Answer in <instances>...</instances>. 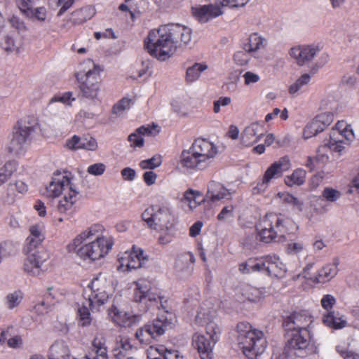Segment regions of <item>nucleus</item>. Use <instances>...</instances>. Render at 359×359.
<instances>
[{
	"label": "nucleus",
	"mask_w": 359,
	"mask_h": 359,
	"mask_svg": "<svg viewBox=\"0 0 359 359\" xmlns=\"http://www.w3.org/2000/svg\"><path fill=\"white\" fill-rule=\"evenodd\" d=\"M104 231V228L102 224H94L91 225L88 229L82 231L73 240L72 243L68 246L69 250H75L78 246L88 239L106 238L105 236H102Z\"/></svg>",
	"instance_id": "obj_20"
},
{
	"label": "nucleus",
	"mask_w": 359,
	"mask_h": 359,
	"mask_svg": "<svg viewBox=\"0 0 359 359\" xmlns=\"http://www.w3.org/2000/svg\"><path fill=\"white\" fill-rule=\"evenodd\" d=\"M323 197L329 202H334L341 196V192L332 187H326L322 193Z\"/></svg>",
	"instance_id": "obj_58"
},
{
	"label": "nucleus",
	"mask_w": 359,
	"mask_h": 359,
	"mask_svg": "<svg viewBox=\"0 0 359 359\" xmlns=\"http://www.w3.org/2000/svg\"><path fill=\"white\" fill-rule=\"evenodd\" d=\"M191 38L189 28L179 24L161 25L149 31L144 39V48L153 57L164 61L176 51L179 43L187 44Z\"/></svg>",
	"instance_id": "obj_1"
},
{
	"label": "nucleus",
	"mask_w": 359,
	"mask_h": 359,
	"mask_svg": "<svg viewBox=\"0 0 359 359\" xmlns=\"http://www.w3.org/2000/svg\"><path fill=\"white\" fill-rule=\"evenodd\" d=\"M17 169L18 163L15 161H8L0 168V187L11 179Z\"/></svg>",
	"instance_id": "obj_39"
},
{
	"label": "nucleus",
	"mask_w": 359,
	"mask_h": 359,
	"mask_svg": "<svg viewBox=\"0 0 359 359\" xmlns=\"http://www.w3.org/2000/svg\"><path fill=\"white\" fill-rule=\"evenodd\" d=\"M135 103V99H129L128 97H123L116 104H115L113 107V113L114 114H119L123 111L128 109L130 107L132 104Z\"/></svg>",
	"instance_id": "obj_53"
},
{
	"label": "nucleus",
	"mask_w": 359,
	"mask_h": 359,
	"mask_svg": "<svg viewBox=\"0 0 359 359\" xmlns=\"http://www.w3.org/2000/svg\"><path fill=\"white\" fill-rule=\"evenodd\" d=\"M189 148L207 165L218 152L217 147L213 142L202 137L195 139Z\"/></svg>",
	"instance_id": "obj_15"
},
{
	"label": "nucleus",
	"mask_w": 359,
	"mask_h": 359,
	"mask_svg": "<svg viewBox=\"0 0 359 359\" xmlns=\"http://www.w3.org/2000/svg\"><path fill=\"white\" fill-rule=\"evenodd\" d=\"M28 189V185L22 180L10 182L6 187L4 202L8 204H13L16 201L18 194L25 195Z\"/></svg>",
	"instance_id": "obj_28"
},
{
	"label": "nucleus",
	"mask_w": 359,
	"mask_h": 359,
	"mask_svg": "<svg viewBox=\"0 0 359 359\" xmlns=\"http://www.w3.org/2000/svg\"><path fill=\"white\" fill-rule=\"evenodd\" d=\"M204 306H206V304L203 303L197 311V314L195 318V324L199 326L205 325L206 327L208 324L212 322L210 320L211 311L206 309Z\"/></svg>",
	"instance_id": "obj_45"
},
{
	"label": "nucleus",
	"mask_w": 359,
	"mask_h": 359,
	"mask_svg": "<svg viewBox=\"0 0 359 359\" xmlns=\"http://www.w3.org/2000/svg\"><path fill=\"white\" fill-rule=\"evenodd\" d=\"M36 124L34 116H27L20 119L14 127L13 138L8 149L11 153H18L24 144L27 141L29 135L34 131Z\"/></svg>",
	"instance_id": "obj_13"
},
{
	"label": "nucleus",
	"mask_w": 359,
	"mask_h": 359,
	"mask_svg": "<svg viewBox=\"0 0 359 359\" xmlns=\"http://www.w3.org/2000/svg\"><path fill=\"white\" fill-rule=\"evenodd\" d=\"M241 293L244 298L250 302L259 301L262 297L261 291L250 285H245L241 287Z\"/></svg>",
	"instance_id": "obj_43"
},
{
	"label": "nucleus",
	"mask_w": 359,
	"mask_h": 359,
	"mask_svg": "<svg viewBox=\"0 0 359 359\" xmlns=\"http://www.w3.org/2000/svg\"><path fill=\"white\" fill-rule=\"evenodd\" d=\"M311 79V76L308 74H303L300 78H299L294 83L291 85L289 88V93L291 95L295 94L298 92L299 90L302 88V87L306 84H307Z\"/></svg>",
	"instance_id": "obj_54"
},
{
	"label": "nucleus",
	"mask_w": 359,
	"mask_h": 359,
	"mask_svg": "<svg viewBox=\"0 0 359 359\" xmlns=\"http://www.w3.org/2000/svg\"><path fill=\"white\" fill-rule=\"evenodd\" d=\"M296 224L282 214L269 212L256 224L257 239L264 243H284L297 230Z\"/></svg>",
	"instance_id": "obj_2"
},
{
	"label": "nucleus",
	"mask_w": 359,
	"mask_h": 359,
	"mask_svg": "<svg viewBox=\"0 0 359 359\" xmlns=\"http://www.w3.org/2000/svg\"><path fill=\"white\" fill-rule=\"evenodd\" d=\"M194 15L201 22H206L209 20L218 17L222 14L219 7L213 5H205L194 11Z\"/></svg>",
	"instance_id": "obj_29"
},
{
	"label": "nucleus",
	"mask_w": 359,
	"mask_h": 359,
	"mask_svg": "<svg viewBox=\"0 0 359 359\" xmlns=\"http://www.w3.org/2000/svg\"><path fill=\"white\" fill-rule=\"evenodd\" d=\"M334 130L348 142L352 141L354 138V133L351 126L344 121H339L336 123Z\"/></svg>",
	"instance_id": "obj_44"
},
{
	"label": "nucleus",
	"mask_w": 359,
	"mask_h": 359,
	"mask_svg": "<svg viewBox=\"0 0 359 359\" xmlns=\"http://www.w3.org/2000/svg\"><path fill=\"white\" fill-rule=\"evenodd\" d=\"M318 50V48L315 46H298L290 49V55L299 65H303L312 60Z\"/></svg>",
	"instance_id": "obj_21"
},
{
	"label": "nucleus",
	"mask_w": 359,
	"mask_h": 359,
	"mask_svg": "<svg viewBox=\"0 0 359 359\" xmlns=\"http://www.w3.org/2000/svg\"><path fill=\"white\" fill-rule=\"evenodd\" d=\"M208 66L203 63H195L192 67H190L187 70V81L188 82H193L196 81L201 73L207 69Z\"/></svg>",
	"instance_id": "obj_46"
},
{
	"label": "nucleus",
	"mask_w": 359,
	"mask_h": 359,
	"mask_svg": "<svg viewBox=\"0 0 359 359\" xmlns=\"http://www.w3.org/2000/svg\"><path fill=\"white\" fill-rule=\"evenodd\" d=\"M92 351L95 353L94 359H108L106 339L102 334H97L92 341Z\"/></svg>",
	"instance_id": "obj_33"
},
{
	"label": "nucleus",
	"mask_w": 359,
	"mask_h": 359,
	"mask_svg": "<svg viewBox=\"0 0 359 359\" xmlns=\"http://www.w3.org/2000/svg\"><path fill=\"white\" fill-rule=\"evenodd\" d=\"M75 98L72 97V92H65L62 95L54 96L50 102H60L63 104H70L72 101H74Z\"/></svg>",
	"instance_id": "obj_60"
},
{
	"label": "nucleus",
	"mask_w": 359,
	"mask_h": 359,
	"mask_svg": "<svg viewBox=\"0 0 359 359\" xmlns=\"http://www.w3.org/2000/svg\"><path fill=\"white\" fill-rule=\"evenodd\" d=\"M313 323V317L305 311L293 312L287 316L283 325L287 330H311L310 325Z\"/></svg>",
	"instance_id": "obj_17"
},
{
	"label": "nucleus",
	"mask_w": 359,
	"mask_h": 359,
	"mask_svg": "<svg viewBox=\"0 0 359 359\" xmlns=\"http://www.w3.org/2000/svg\"><path fill=\"white\" fill-rule=\"evenodd\" d=\"M323 321L326 326L336 330L341 329L346 325V320L344 318V316H339L338 313H336L334 311L325 314Z\"/></svg>",
	"instance_id": "obj_35"
},
{
	"label": "nucleus",
	"mask_w": 359,
	"mask_h": 359,
	"mask_svg": "<svg viewBox=\"0 0 359 359\" xmlns=\"http://www.w3.org/2000/svg\"><path fill=\"white\" fill-rule=\"evenodd\" d=\"M106 166L102 163H97L88 166L87 171L89 174L97 176L101 175L105 171Z\"/></svg>",
	"instance_id": "obj_61"
},
{
	"label": "nucleus",
	"mask_w": 359,
	"mask_h": 359,
	"mask_svg": "<svg viewBox=\"0 0 359 359\" xmlns=\"http://www.w3.org/2000/svg\"><path fill=\"white\" fill-rule=\"evenodd\" d=\"M88 288L90 291V294L88 295V304L91 310L97 309L107 302L110 285L105 276L102 273L91 280Z\"/></svg>",
	"instance_id": "obj_14"
},
{
	"label": "nucleus",
	"mask_w": 359,
	"mask_h": 359,
	"mask_svg": "<svg viewBox=\"0 0 359 359\" xmlns=\"http://www.w3.org/2000/svg\"><path fill=\"white\" fill-rule=\"evenodd\" d=\"M165 351V346L159 345L158 346H151L147 349V358L148 359H163V351Z\"/></svg>",
	"instance_id": "obj_56"
},
{
	"label": "nucleus",
	"mask_w": 359,
	"mask_h": 359,
	"mask_svg": "<svg viewBox=\"0 0 359 359\" xmlns=\"http://www.w3.org/2000/svg\"><path fill=\"white\" fill-rule=\"evenodd\" d=\"M26 254L27 257L24 261V271L32 276L39 275L42 264L48 258V253L46 250H41Z\"/></svg>",
	"instance_id": "obj_18"
},
{
	"label": "nucleus",
	"mask_w": 359,
	"mask_h": 359,
	"mask_svg": "<svg viewBox=\"0 0 359 359\" xmlns=\"http://www.w3.org/2000/svg\"><path fill=\"white\" fill-rule=\"evenodd\" d=\"M2 48L8 53L19 54L22 49L21 41H17L13 36L7 35L1 43Z\"/></svg>",
	"instance_id": "obj_38"
},
{
	"label": "nucleus",
	"mask_w": 359,
	"mask_h": 359,
	"mask_svg": "<svg viewBox=\"0 0 359 359\" xmlns=\"http://www.w3.org/2000/svg\"><path fill=\"white\" fill-rule=\"evenodd\" d=\"M68 346L62 341H57L49 349L48 359H72Z\"/></svg>",
	"instance_id": "obj_32"
},
{
	"label": "nucleus",
	"mask_w": 359,
	"mask_h": 359,
	"mask_svg": "<svg viewBox=\"0 0 359 359\" xmlns=\"http://www.w3.org/2000/svg\"><path fill=\"white\" fill-rule=\"evenodd\" d=\"M284 352L286 355L305 357L318 352V346L311 330H287Z\"/></svg>",
	"instance_id": "obj_6"
},
{
	"label": "nucleus",
	"mask_w": 359,
	"mask_h": 359,
	"mask_svg": "<svg viewBox=\"0 0 359 359\" xmlns=\"http://www.w3.org/2000/svg\"><path fill=\"white\" fill-rule=\"evenodd\" d=\"M137 132L141 133L142 136H156L159 133L160 129L158 125L152 123V125L142 126L137 128Z\"/></svg>",
	"instance_id": "obj_55"
},
{
	"label": "nucleus",
	"mask_w": 359,
	"mask_h": 359,
	"mask_svg": "<svg viewBox=\"0 0 359 359\" xmlns=\"http://www.w3.org/2000/svg\"><path fill=\"white\" fill-rule=\"evenodd\" d=\"M306 171L302 168H297L293 171L291 175L287 176L285 179V183L288 187L294 185H302L306 180Z\"/></svg>",
	"instance_id": "obj_40"
},
{
	"label": "nucleus",
	"mask_w": 359,
	"mask_h": 359,
	"mask_svg": "<svg viewBox=\"0 0 359 359\" xmlns=\"http://www.w3.org/2000/svg\"><path fill=\"white\" fill-rule=\"evenodd\" d=\"M30 235L26 239V245L24 248L25 253L34 252L36 250H44L40 245L44 240V236L41 233V229L38 225L31 226L29 228Z\"/></svg>",
	"instance_id": "obj_25"
},
{
	"label": "nucleus",
	"mask_w": 359,
	"mask_h": 359,
	"mask_svg": "<svg viewBox=\"0 0 359 359\" xmlns=\"http://www.w3.org/2000/svg\"><path fill=\"white\" fill-rule=\"evenodd\" d=\"M114 245L112 238H97L93 241L81 246L77 255L83 261L95 262L104 257Z\"/></svg>",
	"instance_id": "obj_11"
},
{
	"label": "nucleus",
	"mask_w": 359,
	"mask_h": 359,
	"mask_svg": "<svg viewBox=\"0 0 359 359\" xmlns=\"http://www.w3.org/2000/svg\"><path fill=\"white\" fill-rule=\"evenodd\" d=\"M0 252L3 257H7L16 253L17 247L11 242L5 241L0 245Z\"/></svg>",
	"instance_id": "obj_57"
},
{
	"label": "nucleus",
	"mask_w": 359,
	"mask_h": 359,
	"mask_svg": "<svg viewBox=\"0 0 359 359\" xmlns=\"http://www.w3.org/2000/svg\"><path fill=\"white\" fill-rule=\"evenodd\" d=\"M250 269L252 272H264L266 273V256L257 257V258H250Z\"/></svg>",
	"instance_id": "obj_49"
},
{
	"label": "nucleus",
	"mask_w": 359,
	"mask_h": 359,
	"mask_svg": "<svg viewBox=\"0 0 359 359\" xmlns=\"http://www.w3.org/2000/svg\"><path fill=\"white\" fill-rule=\"evenodd\" d=\"M72 179L70 172L57 170L53 172L52 180L43 192V195L50 198H57L63 194L57 205L60 213L72 214L75 211L79 192L72 182Z\"/></svg>",
	"instance_id": "obj_3"
},
{
	"label": "nucleus",
	"mask_w": 359,
	"mask_h": 359,
	"mask_svg": "<svg viewBox=\"0 0 359 359\" xmlns=\"http://www.w3.org/2000/svg\"><path fill=\"white\" fill-rule=\"evenodd\" d=\"M82 140L77 135H74L72 138L66 142V147L72 150H77L82 149Z\"/></svg>",
	"instance_id": "obj_64"
},
{
	"label": "nucleus",
	"mask_w": 359,
	"mask_h": 359,
	"mask_svg": "<svg viewBox=\"0 0 359 359\" xmlns=\"http://www.w3.org/2000/svg\"><path fill=\"white\" fill-rule=\"evenodd\" d=\"M128 140L130 142V146L133 147L140 148L144 146V138L141 133L137 132V129L128 136Z\"/></svg>",
	"instance_id": "obj_59"
},
{
	"label": "nucleus",
	"mask_w": 359,
	"mask_h": 359,
	"mask_svg": "<svg viewBox=\"0 0 359 359\" xmlns=\"http://www.w3.org/2000/svg\"><path fill=\"white\" fill-rule=\"evenodd\" d=\"M16 4L20 10L26 15V16L32 14V6L31 0H16Z\"/></svg>",
	"instance_id": "obj_63"
},
{
	"label": "nucleus",
	"mask_w": 359,
	"mask_h": 359,
	"mask_svg": "<svg viewBox=\"0 0 359 359\" xmlns=\"http://www.w3.org/2000/svg\"><path fill=\"white\" fill-rule=\"evenodd\" d=\"M133 349L129 339L127 338H121L116 341L115 346L112 350V353L116 359H125L130 355V351Z\"/></svg>",
	"instance_id": "obj_34"
},
{
	"label": "nucleus",
	"mask_w": 359,
	"mask_h": 359,
	"mask_svg": "<svg viewBox=\"0 0 359 359\" xmlns=\"http://www.w3.org/2000/svg\"><path fill=\"white\" fill-rule=\"evenodd\" d=\"M290 167L291 163L289 157L284 156L271 164L264 172L263 177L266 182L270 183L273 180L281 177L284 172L287 171Z\"/></svg>",
	"instance_id": "obj_19"
},
{
	"label": "nucleus",
	"mask_w": 359,
	"mask_h": 359,
	"mask_svg": "<svg viewBox=\"0 0 359 359\" xmlns=\"http://www.w3.org/2000/svg\"><path fill=\"white\" fill-rule=\"evenodd\" d=\"M322 132V128L319 127L317 123H316L313 120L310 121L304 128L303 130V137L304 139H309L312 137L319 133Z\"/></svg>",
	"instance_id": "obj_51"
},
{
	"label": "nucleus",
	"mask_w": 359,
	"mask_h": 359,
	"mask_svg": "<svg viewBox=\"0 0 359 359\" xmlns=\"http://www.w3.org/2000/svg\"><path fill=\"white\" fill-rule=\"evenodd\" d=\"M109 316L115 324L123 327H132L139 320L138 316L121 311L114 306L109 309Z\"/></svg>",
	"instance_id": "obj_24"
},
{
	"label": "nucleus",
	"mask_w": 359,
	"mask_h": 359,
	"mask_svg": "<svg viewBox=\"0 0 359 359\" xmlns=\"http://www.w3.org/2000/svg\"><path fill=\"white\" fill-rule=\"evenodd\" d=\"M23 298V294L21 291H15L6 296V305L9 309H13L18 306Z\"/></svg>",
	"instance_id": "obj_50"
},
{
	"label": "nucleus",
	"mask_w": 359,
	"mask_h": 359,
	"mask_svg": "<svg viewBox=\"0 0 359 359\" xmlns=\"http://www.w3.org/2000/svg\"><path fill=\"white\" fill-rule=\"evenodd\" d=\"M277 196L280 199L283 203L291 206L292 210L302 212L304 205L303 201L299 200L292 194L286 191L278 192Z\"/></svg>",
	"instance_id": "obj_37"
},
{
	"label": "nucleus",
	"mask_w": 359,
	"mask_h": 359,
	"mask_svg": "<svg viewBox=\"0 0 359 359\" xmlns=\"http://www.w3.org/2000/svg\"><path fill=\"white\" fill-rule=\"evenodd\" d=\"M229 191L221 183L211 181L208 185L206 198L212 202H217L222 199H231Z\"/></svg>",
	"instance_id": "obj_26"
},
{
	"label": "nucleus",
	"mask_w": 359,
	"mask_h": 359,
	"mask_svg": "<svg viewBox=\"0 0 359 359\" xmlns=\"http://www.w3.org/2000/svg\"><path fill=\"white\" fill-rule=\"evenodd\" d=\"M13 330V327H9L5 330L0 329V344L7 341V344L10 348H18L22 345V339L20 335H15L8 338L11 336L12 333L11 331Z\"/></svg>",
	"instance_id": "obj_36"
},
{
	"label": "nucleus",
	"mask_w": 359,
	"mask_h": 359,
	"mask_svg": "<svg viewBox=\"0 0 359 359\" xmlns=\"http://www.w3.org/2000/svg\"><path fill=\"white\" fill-rule=\"evenodd\" d=\"M173 320V315L165 309L163 313L158 314L156 318L139 328L135 332V338L140 344L149 345L172 327Z\"/></svg>",
	"instance_id": "obj_7"
},
{
	"label": "nucleus",
	"mask_w": 359,
	"mask_h": 359,
	"mask_svg": "<svg viewBox=\"0 0 359 359\" xmlns=\"http://www.w3.org/2000/svg\"><path fill=\"white\" fill-rule=\"evenodd\" d=\"M264 135V128L257 123L246 127L241 134V144L245 147H250L261 140Z\"/></svg>",
	"instance_id": "obj_23"
},
{
	"label": "nucleus",
	"mask_w": 359,
	"mask_h": 359,
	"mask_svg": "<svg viewBox=\"0 0 359 359\" xmlns=\"http://www.w3.org/2000/svg\"><path fill=\"white\" fill-rule=\"evenodd\" d=\"M95 14V10L91 6H85L72 13L69 21L74 25L83 24Z\"/></svg>",
	"instance_id": "obj_31"
},
{
	"label": "nucleus",
	"mask_w": 359,
	"mask_h": 359,
	"mask_svg": "<svg viewBox=\"0 0 359 359\" xmlns=\"http://www.w3.org/2000/svg\"><path fill=\"white\" fill-rule=\"evenodd\" d=\"M78 314L79 317V323L81 326L86 327L90 325L92 318L89 309L83 305L78 310Z\"/></svg>",
	"instance_id": "obj_52"
},
{
	"label": "nucleus",
	"mask_w": 359,
	"mask_h": 359,
	"mask_svg": "<svg viewBox=\"0 0 359 359\" xmlns=\"http://www.w3.org/2000/svg\"><path fill=\"white\" fill-rule=\"evenodd\" d=\"M142 219L150 229L166 233V236L159 237L160 243L165 244L170 241L168 232L174 227L176 219L168 203L149 206L142 213Z\"/></svg>",
	"instance_id": "obj_4"
},
{
	"label": "nucleus",
	"mask_w": 359,
	"mask_h": 359,
	"mask_svg": "<svg viewBox=\"0 0 359 359\" xmlns=\"http://www.w3.org/2000/svg\"><path fill=\"white\" fill-rule=\"evenodd\" d=\"M147 257L144 255V251L135 245L131 251L125 252L119 258L118 261L121 266H126L128 269H136L142 266Z\"/></svg>",
	"instance_id": "obj_16"
},
{
	"label": "nucleus",
	"mask_w": 359,
	"mask_h": 359,
	"mask_svg": "<svg viewBox=\"0 0 359 359\" xmlns=\"http://www.w3.org/2000/svg\"><path fill=\"white\" fill-rule=\"evenodd\" d=\"M184 200L188 203L191 210L196 208L203 201V195L198 191L189 189L184 194Z\"/></svg>",
	"instance_id": "obj_41"
},
{
	"label": "nucleus",
	"mask_w": 359,
	"mask_h": 359,
	"mask_svg": "<svg viewBox=\"0 0 359 359\" xmlns=\"http://www.w3.org/2000/svg\"><path fill=\"white\" fill-rule=\"evenodd\" d=\"M248 44L245 45V50L248 52H254L264 47L265 39L257 33L250 35Z\"/></svg>",
	"instance_id": "obj_42"
},
{
	"label": "nucleus",
	"mask_w": 359,
	"mask_h": 359,
	"mask_svg": "<svg viewBox=\"0 0 359 359\" xmlns=\"http://www.w3.org/2000/svg\"><path fill=\"white\" fill-rule=\"evenodd\" d=\"M339 260L337 257L333 259V262L323 266L318 272L316 276V281L319 283H324L333 278L338 272Z\"/></svg>",
	"instance_id": "obj_30"
},
{
	"label": "nucleus",
	"mask_w": 359,
	"mask_h": 359,
	"mask_svg": "<svg viewBox=\"0 0 359 359\" xmlns=\"http://www.w3.org/2000/svg\"><path fill=\"white\" fill-rule=\"evenodd\" d=\"M161 163V156L160 155H155L151 158L141 161L139 165L142 170H153L159 167Z\"/></svg>",
	"instance_id": "obj_48"
},
{
	"label": "nucleus",
	"mask_w": 359,
	"mask_h": 359,
	"mask_svg": "<svg viewBox=\"0 0 359 359\" xmlns=\"http://www.w3.org/2000/svg\"><path fill=\"white\" fill-rule=\"evenodd\" d=\"M239 332V344L243 354L250 359H253L264 353L267 341L264 332L252 328L248 323H239L237 325Z\"/></svg>",
	"instance_id": "obj_5"
},
{
	"label": "nucleus",
	"mask_w": 359,
	"mask_h": 359,
	"mask_svg": "<svg viewBox=\"0 0 359 359\" xmlns=\"http://www.w3.org/2000/svg\"><path fill=\"white\" fill-rule=\"evenodd\" d=\"M135 287L133 291V299L136 302L142 303L147 309L156 306L163 310L167 309V300L163 301V297L151 292V283L147 279L142 278L134 283Z\"/></svg>",
	"instance_id": "obj_12"
},
{
	"label": "nucleus",
	"mask_w": 359,
	"mask_h": 359,
	"mask_svg": "<svg viewBox=\"0 0 359 359\" xmlns=\"http://www.w3.org/2000/svg\"><path fill=\"white\" fill-rule=\"evenodd\" d=\"M205 330L209 339L196 333L192 337V346L198 351L201 359H212L213 347L219 340L220 330L216 323H211L208 324Z\"/></svg>",
	"instance_id": "obj_10"
},
{
	"label": "nucleus",
	"mask_w": 359,
	"mask_h": 359,
	"mask_svg": "<svg viewBox=\"0 0 359 359\" xmlns=\"http://www.w3.org/2000/svg\"><path fill=\"white\" fill-rule=\"evenodd\" d=\"M180 164L183 168L191 171L202 170L208 166L194 152L191 151L190 148L182 151Z\"/></svg>",
	"instance_id": "obj_22"
},
{
	"label": "nucleus",
	"mask_w": 359,
	"mask_h": 359,
	"mask_svg": "<svg viewBox=\"0 0 359 359\" xmlns=\"http://www.w3.org/2000/svg\"><path fill=\"white\" fill-rule=\"evenodd\" d=\"M313 121L322 128V132L328 127L334 120V115L331 112H324L318 114Z\"/></svg>",
	"instance_id": "obj_47"
},
{
	"label": "nucleus",
	"mask_w": 359,
	"mask_h": 359,
	"mask_svg": "<svg viewBox=\"0 0 359 359\" xmlns=\"http://www.w3.org/2000/svg\"><path fill=\"white\" fill-rule=\"evenodd\" d=\"M173 320V315L165 309L163 313L158 314L156 318L139 328L135 332V338L140 344L149 345L172 327Z\"/></svg>",
	"instance_id": "obj_8"
},
{
	"label": "nucleus",
	"mask_w": 359,
	"mask_h": 359,
	"mask_svg": "<svg viewBox=\"0 0 359 359\" xmlns=\"http://www.w3.org/2000/svg\"><path fill=\"white\" fill-rule=\"evenodd\" d=\"M27 16L40 21H44L46 18V10L44 7H39L35 9L32 8V14Z\"/></svg>",
	"instance_id": "obj_62"
},
{
	"label": "nucleus",
	"mask_w": 359,
	"mask_h": 359,
	"mask_svg": "<svg viewBox=\"0 0 359 359\" xmlns=\"http://www.w3.org/2000/svg\"><path fill=\"white\" fill-rule=\"evenodd\" d=\"M101 69L93 64V68L88 71L80 70L76 73L79 88L83 97L93 100L97 97L100 88Z\"/></svg>",
	"instance_id": "obj_9"
},
{
	"label": "nucleus",
	"mask_w": 359,
	"mask_h": 359,
	"mask_svg": "<svg viewBox=\"0 0 359 359\" xmlns=\"http://www.w3.org/2000/svg\"><path fill=\"white\" fill-rule=\"evenodd\" d=\"M287 272L285 265L280 261L276 255H266V273L278 278H283Z\"/></svg>",
	"instance_id": "obj_27"
}]
</instances>
